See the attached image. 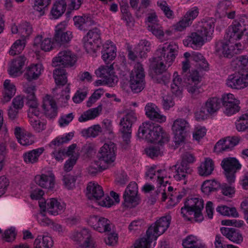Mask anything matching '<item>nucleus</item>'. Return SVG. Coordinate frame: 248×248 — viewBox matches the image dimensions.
I'll return each instance as SVG.
<instances>
[{"label": "nucleus", "mask_w": 248, "mask_h": 248, "mask_svg": "<svg viewBox=\"0 0 248 248\" xmlns=\"http://www.w3.org/2000/svg\"><path fill=\"white\" fill-rule=\"evenodd\" d=\"M95 74L97 77L108 79L110 81L111 79H116V84L118 81V78L115 74L112 65H101L95 70Z\"/></svg>", "instance_id": "nucleus-30"}, {"label": "nucleus", "mask_w": 248, "mask_h": 248, "mask_svg": "<svg viewBox=\"0 0 248 248\" xmlns=\"http://www.w3.org/2000/svg\"><path fill=\"white\" fill-rule=\"evenodd\" d=\"M102 110V106L99 105L96 108H92L84 111L78 117V120L79 122L82 123L94 119L99 116Z\"/></svg>", "instance_id": "nucleus-37"}, {"label": "nucleus", "mask_w": 248, "mask_h": 248, "mask_svg": "<svg viewBox=\"0 0 248 248\" xmlns=\"http://www.w3.org/2000/svg\"><path fill=\"white\" fill-rule=\"evenodd\" d=\"M25 39H18L12 45L9 53L10 55L14 56L21 52L25 46Z\"/></svg>", "instance_id": "nucleus-55"}, {"label": "nucleus", "mask_w": 248, "mask_h": 248, "mask_svg": "<svg viewBox=\"0 0 248 248\" xmlns=\"http://www.w3.org/2000/svg\"><path fill=\"white\" fill-rule=\"evenodd\" d=\"M171 220V217L169 215L162 217L148 228L147 233L150 239H157L163 234L168 228Z\"/></svg>", "instance_id": "nucleus-13"}, {"label": "nucleus", "mask_w": 248, "mask_h": 248, "mask_svg": "<svg viewBox=\"0 0 248 248\" xmlns=\"http://www.w3.org/2000/svg\"><path fill=\"white\" fill-rule=\"evenodd\" d=\"M101 32L98 29L90 30L83 37L84 47L88 53H94L101 44Z\"/></svg>", "instance_id": "nucleus-10"}, {"label": "nucleus", "mask_w": 248, "mask_h": 248, "mask_svg": "<svg viewBox=\"0 0 248 248\" xmlns=\"http://www.w3.org/2000/svg\"><path fill=\"white\" fill-rule=\"evenodd\" d=\"M31 111V114L28 116L29 123L35 131L40 132L45 129L46 124L39 118L40 114H32V111Z\"/></svg>", "instance_id": "nucleus-42"}, {"label": "nucleus", "mask_w": 248, "mask_h": 248, "mask_svg": "<svg viewBox=\"0 0 248 248\" xmlns=\"http://www.w3.org/2000/svg\"><path fill=\"white\" fill-rule=\"evenodd\" d=\"M241 43L230 44L226 40L224 42H220L217 43L216 45V54L220 57H232L234 54L240 53L242 49Z\"/></svg>", "instance_id": "nucleus-11"}, {"label": "nucleus", "mask_w": 248, "mask_h": 248, "mask_svg": "<svg viewBox=\"0 0 248 248\" xmlns=\"http://www.w3.org/2000/svg\"><path fill=\"white\" fill-rule=\"evenodd\" d=\"M201 77L197 70L192 71L185 79L187 91L193 97L201 92L199 85Z\"/></svg>", "instance_id": "nucleus-17"}, {"label": "nucleus", "mask_w": 248, "mask_h": 248, "mask_svg": "<svg viewBox=\"0 0 248 248\" xmlns=\"http://www.w3.org/2000/svg\"><path fill=\"white\" fill-rule=\"evenodd\" d=\"M4 92L2 101L3 103L9 101L16 92L15 85L9 79H6L3 84Z\"/></svg>", "instance_id": "nucleus-43"}, {"label": "nucleus", "mask_w": 248, "mask_h": 248, "mask_svg": "<svg viewBox=\"0 0 248 248\" xmlns=\"http://www.w3.org/2000/svg\"><path fill=\"white\" fill-rule=\"evenodd\" d=\"M221 165L225 171H236L241 169V165L234 157H227L223 159Z\"/></svg>", "instance_id": "nucleus-38"}, {"label": "nucleus", "mask_w": 248, "mask_h": 248, "mask_svg": "<svg viewBox=\"0 0 248 248\" xmlns=\"http://www.w3.org/2000/svg\"><path fill=\"white\" fill-rule=\"evenodd\" d=\"M163 146L160 145H153L146 149L145 152L147 155L151 158L161 155L163 154Z\"/></svg>", "instance_id": "nucleus-60"}, {"label": "nucleus", "mask_w": 248, "mask_h": 248, "mask_svg": "<svg viewBox=\"0 0 248 248\" xmlns=\"http://www.w3.org/2000/svg\"><path fill=\"white\" fill-rule=\"evenodd\" d=\"M237 131L243 132L248 129V113L240 115L235 122Z\"/></svg>", "instance_id": "nucleus-54"}, {"label": "nucleus", "mask_w": 248, "mask_h": 248, "mask_svg": "<svg viewBox=\"0 0 248 248\" xmlns=\"http://www.w3.org/2000/svg\"><path fill=\"white\" fill-rule=\"evenodd\" d=\"M239 141V138L237 137H228L225 139L219 140L214 147L215 151L220 153L228 151L232 149Z\"/></svg>", "instance_id": "nucleus-24"}, {"label": "nucleus", "mask_w": 248, "mask_h": 248, "mask_svg": "<svg viewBox=\"0 0 248 248\" xmlns=\"http://www.w3.org/2000/svg\"><path fill=\"white\" fill-rule=\"evenodd\" d=\"M146 177L150 180L156 181L160 185L156 190L157 198L162 201H165L167 198L166 186L163 184L164 179L167 177V172L165 170L157 169L155 166L151 167L146 172Z\"/></svg>", "instance_id": "nucleus-5"}, {"label": "nucleus", "mask_w": 248, "mask_h": 248, "mask_svg": "<svg viewBox=\"0 0 248 248\" xmlns=\"http://www.w3.org/2000/svg\"><path fill=\"white\" fill-rule=\"evenodd\" d=\"M217 211L223 216H232L233 217H238V213H237L235 208H230L227 206L221 205L217 208Z\"/></svg>", "instance_id": "nucleus-58"}, {"label": "nucleus", "mask_w": 248, "mask_h": 248, "mask_svg": "<svg viewBox=\"0 0 248 248\" xmlns=\"http://www.w3.org/2000/svg\"><path fill=\"white\" fill-rule=\"evenodd\" d=\"M116 150L115 144L111 141L104 143L100 148L97 158L101 161L102 166L108 168L112 165L116 158Z\"/></svg>", "instance_id": "nucleus-7"}, {"label": "nucleus", "mask_w": 248, "mask_h": 248, "mask_svg": "<svg viewBox=\"0 0 248 248\" xmlns=\"http://www.w3.org/2000/svg\"><path fill=\"white\" fill-rule=\"evenodd\" d=\"M42 107L46 116L51 118L57 114V106L52 97L46 95L43 99Z\"/></svg>", "instance_id": "nucleus-28"}, {"label": "nucleus", "mask_w": 248, "mask_h": 248, "mask_svg": "<svg viewBox=\"0 0 248 248\" xmlns=\"http://www.w3.org/2000/svg\"><path fill=\"white\" fill-rule=\"evenodd\" d=\"M158 7L163 11L165 16L168 18H173V12L169 7L166 1L164 0H159L157 2Z\"/></svg>", "instance_id": "nucleus-62"}, {"label": "nucleus", "mask_w": 248, "mask_h": 248, "mask_svg": "<svg viewBox=\"0 0 248 248\" xmlns=\"http://www.w3.org/2000/svg\"><path fill=\"white\" fill-rule=\"evenodd\" d=\"M138 136L145 139L148 142H154L158 145L163 146L169 140V134L162 127L151 122L142 123L138 130Z\"/></svg>", "instance_id": "nucleus-3"}, {"label": "nucleus", "mask_w": 248, "mask_h": 248, "mask_svg": "<svg viewBox=\"0 0 248 248\" xmlns=\"http://www.w3.org/2000/svg\"><path fill=\"white\" fill-rule=\"evenodd\" d=\"M53 244L52 238L48 236L39 235L34 242V248H50Z\"/></svg>", "instance_id": "nucleus-46"}, {"label": "nucleus", "mask_w": 248, "mask_h": 248, "mask_svg": "<svg viewBox=\"0 0 248 248\" xmlns=\"http://www.w3.org/2000/svg\"><path fill=\"white\" fill-rule=\"evenodd\" d=\"M232 7V3L230 0H221L217 4L216 13L219 17H225L227 11L231 10Z\"/></svg>", "instance_id": "nucleus-44"}, {"label": "nucleus", "mask_w": 248, "mask_h": 248, "mask_svg": "<svg viewBox=\"0 0 248 248\" xmlns=\"http://www.w3.org/2000/svg\"><path fill=\"white\" fill-rule=\"evenodd\" d=\"M101 54L102 58L106 63L113 61L117 55V48L114 44L110 40L107 41L103 46Z\"/></svg>", "instance_id": "nucleus-25"}, {"label": "nucleus", "mask_w": 248, "mask_h": 248, "mask_svg": "<svg viewBox=\"0 0 248 248\" xmlns=\"http://www.w3.org/2000/svg\"><path fill=\"white\" fill-rule=\"evenodd\" d=\"M43 70L41 64L31 65L28 67L24 76L29 81L36 79L40 76Z\"/></svg>", "instance_id": "nucleus-41"}, {"label": "nucleus", "mask_w": 248, "mask_h": 248, "mask_svg": "<svg viewBox=\"0 0 248 248\" xmlns=\"http://www.w3.org/2000/svg\"><path fill=\"white\" fill-rule=\"evenodd\" d=\"M205 107L210 115L217 112L221 107V101L219 98L215 97L209 98L205 103Z\"/></svg>", "instance_id": "nucleus-45"}, {"label": "nucleus", "mask_w": 248, "mask_h": 248, "mask_svg": "<svg viewBox=\"0 0 248 248\" xmlns=\"http://www.w3.org/2000/svg\"><path fill=\"white\" fill-rule=\"evenodd\" d=\"M26 58L19 56L14 60L8 70L9 74L13 77H17L22 73L21 69L25 64Z\"/></svg>", "instance_id": "nucleus-36"}, {"label": "nucleus", "mask_w": 248, "mask_h": 248, "mask_svg": "<svg viewBox=\"0 0 248 248\" xmlns=\"http://www.w3.org/2000/svg\"><path fill=\"white\" fill-rule=\"evenodd\" d=\"M39 206L41 208H45L49 214L56 216L64 211L66 205L63 202L59 201L55 198H52L44 202H39Z\"/></svg>", "instance_id": "nucleus-18"}, {"label": "nucleus", "mask_w": 248, "mask_h": 248, "mask_svg": "<svg viewBox=\"0 0 248 248\" xmlns=\"http://www.w3.org/2000/svg\"><path fill=\"white\" fill-rule=\"evenodd\" d=\"M86 196L90 200H99L104 195L102 187L97 183L89 182L86 187Z\"/></svg>", "instance_id": "nucleus-27"}, {"label": "nucleus", "mask_w": 248, "mask_h": 248, "mask_svg": "<svg viewBox=\"0 0 248 248\" xmlns=\"http://www.w3.org/2000/svg\"><path fill=\"white\" fill-rule=\"evenodd\" d=\"M35 181L40 186L50 190H52L55 185L54 175L52 173L36 175Z\"/></svg>", "instance_id": "nucleus-31"}, {"label": "nucleus", "mask_w": 248, "mask_h": 248, "mask_svg": "<svg viewBox=\"0 0 248 248\" xmlns=\"http://www.w3.org/2000/svg\"><path fill=\"white\" fill-rule=\"evenodd\" d=\"M53 77L58 86L64 85L67 81L65 70L63 68H56L53 71Z\"/></svg>", "instance_id": "nucleus-50"}, {"label": "nucleus", "mask_w": 248, "mask_h": 248, "mask_svg": "<svg viewBox=\"0 0 248 248\" xmlns=\"http://www.w3.org/2000/svg\"><path fill=\"white\" fill-rule=\"evenodd\" d=\"M88 223L93 230L100 233L110 232L114 227V225L108 218L96 215L90 216Z\"/></svg>", "instance_id": "nucleus-14"}, {"label": "nucleus", "mask_w": 248, "mask_h": 248, "mask_svg": "<svg viewBox=\"0 0 248 248\" xmlns=\"http://www.w3.org/2000/svg\"><path fill=\"white\" fill-rule=\"evenodd\" d=\"M171 129L174 136L175 142L180 144L184 141L187 133L190 131V124L186 119L178 118L173 122Z\"/></svg>", "instance_id": "nucleus-12"}, {"label": "nucleus", "mask_w": 248, "mask_h": 248, "mask_svg": "<svg viewBox=\"0 0 248 248\" xmlns=\"http://www.w3.org/2000/svg\"><path fill=\"white\" fill-rule=\"evenodd\" d=\"M55 44V41L53 40L52 41L51 38H46L43 39L42 35H39L35 37L33 46L37 48L40 47L45 51H49L53 48Z\"/></svg>", "instance_id": "nucleus-34"}, {"label": "nucleus", "mask_w": 248, "mask_h": 248, "mask_svg": "<svg viewBox=\"0 0 248 248\" xmlns=\"http://www.w3.org/2000/svg\"><path fill=\"white\" fill-rule=\"evenodd\" d=\"M105 91L103 88H99L96 90L89 98L87 102V105L88 107H91L101 96L104 94Z\"/></svg>", "instance_id": "nucleus-64"}, {"label": "nucleus", "mask_w": 248, "mask_h": 248, "mask_svg": "<svg viewBox=\"0 0 248 248\" xmlns=\"http://www.w3.org/2000/svg\"><path fill=\"white\" fill-rule=\"evenodd\" d=\"M138 189L137 184L135 182H132L129 184L123 195V205L124 207L131 208L139 204Z\"/></svg>", "instance_id": "nucleus-15"}, {"label": "nucleus", "mask_w": 248, "mask_h": 248, "mask_svg": "<svg viewBox=\"0 0 248 248\" xmlns=\"http://www.w3.org/2000/svg\"><path fill=\"white\" fill-rule=\"evenodd\" d=\"M67 6L65 0H56L53 3L50 13L54 19L61 17L65 12Z\"/></svg>", "instance_id": "nucleus-39"}, {"label": "nucleus", "mask_w": 248, "mask_h": 248, "mask_svg": "<svg viewBox=\"0 0 248 248\" xmlns=\"http://www.w3.org/2000/svg\"><path fill=\"white\" fill-rule=\"evenodd\" d=\"M74 136L72 132L66 134L65 136L58 137L52 140L49 146L53 151L51 153L52 156L58 161H62L66 156V149L61 145L71 140Z\"/></svg>", "instance_id": "nucleus-8"}, {"label": "nucleus", "mask_w": 248, "mask_h": 248, "mask_svg": "<svg viewBox=\"0 0 248 248\" xmlns=\"http://www.w3.org/2000/svg\"><path fill=\"white\" fill-rule=\"evenodd\" d=\"M145 111L146 116L151 120L159 123L164 122L166 120V117L161 114L159 108L153 103H148L145 107Z\"/></svg>", "instance_id": "nucleus-26"}, {"label": "nucleus", "mask_w": 248, "mask_h": 248, "mask_svg": "<svg viewBox=\"0 0 248 248\" xmlns=\"http://www.w3.org/2000/svg\"><path fill=\"white\" fill-rule=\"evenodd\" d=\"M215 169V162L210 157H205L197 167V173L202 177H208L213 173Z\"/></svg>", "instance_id": "nucleus-29"}, {"label": "nucleus", "mask_w": 248, "mask_h": 248, "mask_svg": "<svg viewBox=\"0 0 248 248\" xmlns=\"http://www.w3.org/2000/svg\"><path fill=\"white\" fill-rule=\"evenodd\" d=\"M172 170H174L173 177L177 181H183L186 184L188 175L193 172V170L187 165L183 164H177L172 166Z\"/></svg>", "instance_id": "nucleus-21"}, {"label": "nucleus", "mask_w": 248, "mask_h": 248, "mask_svg": "<svg viewBox=\"0 0 248 248\" xmlns=\"http://www.w3.org/2000/svg\"><path fill=\"white\" fill-rule=\"evenodd\" d=\"M206 131L207 130L204 126L200 125L195 126L192 132L193 139L199 141L205 136Z\"/></svg>", "instance_id": "nucleus-61"}, {"label": "nucleus", "mask_w": 248, "mask_h": 248, "mask_svg": "<svg viewBox=\"0 0 248 248\" xmlns=\"http://www.w3.org/2000/svg\"><path fill=\"white\" fill-rule=\"evenodd\" d=\"M11 31L12 33H18L22 38L26 39L32 34L33 28L31 23L26 21H23L18 26L16 25V24H12Z\"/></svg>", "instance_id": "nucleus-23"}, {"label": "nucleus", "mask_w": 248, "mask_h": 248, "mask_svg": "<svg viewBox=\"0 0 248 248\" xmlns=\"http://www.w3.org/2000/svg\"><path fill=\"white\" fill-rule=\"evenodd\" d=\"M182 90V80L177 72L173 75L172 83L171 84L172 93L176 95L181 94Z\"/></svg>", "instance_id": "nucleus-49"}, {"label": "nucleus", "mask_w": 248, "mask_h": 248, "mask_svg": "<svg viewBox=\"0 0 248 248\" xmlns=\"http://www.w3.org/2000/svg\"><path fill=\"white\" fill-rule=\"evenodd\" d=\"M214 27V23L211 19H203L199 22L196 31L189 33L183 40L184 46L195 50L201 48L211 39Z\"/></svg>", "instance_id": "nucleus-1"}, {"label": "nucleus", "mask_w": 248, "mask_h": 248, "mask_svg": "<svg viewBox=\"0 0 248 248\" xmlns=\"http://www.w3.org/2000/svg\"><path fill=\"white\" fill-rule=\"evenodd\" d=\"M248 30V16H244L239 22L234 21L229 26L225 38L230 44L238 43L244 35L246 31Z\"/></svg>", "instance_id": "nucleus-4"}, {"label": "nucleus", "mask_w": 248, "mask_h": 248, "mask_svg": "<svg viewBox=\"0 0 248 248\" xmlns=\"http://www.w3.org/2000/svg\"><path fill=\"white\" fill-rule=\"evenodd\" d=\"M130 87L134 93L141 92L144 88V73L142 65L137 63L130 77Z\"/></svg>", "instance_id": "nucleus-9"}, {"label": "nucleus", "mask_w": 248, "mask_h": 248, "mask_svg": "<svg viewBox=\"0 0 248 248\" xmlns=\"http://www.w3.org/2000/svg\"><path fill=\"white\" fill-rule=\"evenodd\" d=\"M72 38V32L70 31L66 32H55L53 40L58 44H63L71 40Z\"/></svg>", "instance_id": "nucleus-52"}, {"label": "nucleus", "mask_w": 248, "mask_h": 248, "mask_svg": "<svg viewBox=\"0 0 248 248\" xmlns=\"http://www.w3.org/2000/svg\"><path fill=\"white\" fill-rule=\"evenodd\" d=\"M77 61L76 55L69 50H64L60 52L57 56L53 59V65L57 66L59 65L72 66Z\"/></svg>", "instance_id": "nucleus-19"}, {"label": "nucleus", "mask_w": 248, "mask_h": 248, "mask_svg": "<svg viewBox=\"0 0 248 248\" xmlns=\"http://www.w3.org/2000/svg\"><path fill=\"white\" fill-rule=\"evenodd\" d=\"M226 84L232 88L243 89L248 86V74L246 75L236 74L231 75L227 79Z\"/></svg>", "instance_id": "nucleus-20"}, {"label": "nucleus", "mask_w": 248, "mask_h": 248, "mask_svg": "<svg viewBox=\"0 0 248 248\" xmlns=\"http://www.w3.org/2000/svg\"><path fill=\"white\" fill-rule=\"evenodd\" d=\"M155 240L156 239H150L146 233V235L137 241L131 248H152L151 243Z\"/></svg>", "instance_id": "nucleus-56"}, {"label": "nucleus", "mask_w": 248, "mask_h": 248, "mask_svg": "<svg viewBox=\"0 0 248 248\" xmlns=\"http://www.w3.org/2000/svg\"><path fill=\"white\" fill-rule=\"evenodd\" d=\"M27 104L29 107V109L28 112V116L29 115L30 112L32 110V114H40V111L38 109V104L35 96L32 97V98L30 97L27 98Z\"/></svg>", "instance_id": "nucleus-59"}, {"label": "nucleus", "mask_w": 248, "mask_h": 248, "mask_svg": "<svg viewBox=\"0 0 248 248\" xmlns=\"http://www.w3.org/2000/svg\"><path fill=\"white\" fill-rule=\"evenodd\" d=\"M44 147L38 148L24 153L23 158L24 162L27 164H33L38 161L39 156L43 154Z\"/></svg>", "instance_id": "nucleus-35"}, {"label": "nucleus", "mask_w": 248, "mask_h": 248, "mask_svg": "<svg viewBox=\"0 0 248 248\" xmlns=\"http://www.w3.org/2000/svg\"><path fill=\"white\" fill-rule=\"evenodd\" d=\"M150 43L146 40H142L139 43L138 46L135 48L137 53L139 52L140 58H142L146 56V53L150 50Z\"/></svg>", "instance_id": "nucleus-57"}, {"label": "nucleus", "mask_w": 248, "mask_h": 248, "mask_svg": "<svg viewBox=\"0 0 248 248\" xmlns=\"http://www.w3.org/2000/svg\"><path fill=\"white\" fill-rule=\"evenodd\" d=\"M32 8L39 16L45 15V9L50 3L51 0H33Z\"/></svg>", "instance_id": "nucleus-53"}, {"label": "nucleus", "mask_w": 248, "mask_h": 248, "mask_svg": "<svg viewBox=\"0 0 248 248\" xmlns=\"http://www.w3.org/2000/svg\"><path fill=\"white\" fill-rule=\"evenodd\" d=\"M220 187V183L215 179L204 181L201 186L202 191L206 195H209L217 191Z\"/></svg>", "instance_id": "nucleus-40"}, {"label": "nucleus", "mask_w": 248, "mask_h": 248, "mask_svg": "<svg viewBox=\"0 0 248 248\" xmlns=\"http://www.w3.org/2000/svg\"><path fill=\"white\" fill-rule=\"evenodd\" d=\"M15 134L18 142L23 146L29 145L34 142V138L32 135L20 127L15 128Z\"/></svg>", "instance_id": "nucleus-32"}, {"label": "nucleus", "mask_w": 248, "mask_h": 248, "mask_svg": "<svg viewBox=\"0 0 248 248\" xmlns=\"http://www.w3.org/2000/svg\"><path fill=\"white\" fill-rule=\"evenodd\" d=\"M137 114L134 110H127L120 122V132L125 144L130 142L133 124L137 121Z\"/></svg>", "instance_id": "nucleus-6"}, {"label": "nucleus", "mask_w": 248, "mask_h": 248, "mask_svg": "<svg viewBox=\"0 0 248 248\" xmlns=\"http://www.w3.org/2000/svg\"><path fill=\"white\" fill-rule=\"evenodd\" d=\"M199 14V9L196 7L189 9L175 25L173 27L175 30L181 31L189 27L193 20L198 16Z\"/></svg>", "instance_id": "nucleus-16"}, {"label": "nucleus", "mask_w": 248, "mask_h": 248, "mask_svg": "<svg viewBox=\"0 0 248 248\" xmlns=\"http://www.w3.org/2000/svg\"><path fill=\"white\" fill-rule=\"evenodd\" d=\"M107 166L104 167L101 164V161L98 159L97 160L92 162L91 165L88 168L89 173L92 174H95L98 171L102 170H104L108 169Z\"/></svg>", "instance_id": "nucleus-63"}, {"label": "nucleus", "mask_w": 248, "mask_h": 248, "mask_svg": "<svg viewBox=\"0 0 248 248\" xmlns=\"http://www.w3.org/2000/svg\"><path fill=\"white\" fill-rule=\"evenodd\" d=\"M103 131L102 128L99 124H94L88 128L81 131V135L86 138H95Z\"/></svg>", "instance_id": "nucleus-48"}, {"label": "nucleus", "mask_w": 248, "mask_h": 248, "mask_svg": "<svg viewBox=\"0 0 248 248\" xmlns=\"http://www.w3.org/2000/svg\"><path fill=\"white\" fill-rule=\"evenodd\" d=\"M220 232L224 236L234 243L240 244L243 241L242 234L235 229L222 227Z\"/></svg>", "instance_id": "nucleus-33"}, {"label": "nucleus", "mask_w": 248, "mask_h": 248, "mask_svg": "<svg viewBox=\"0 0 248 248\" xmlns=\"http://www.w3.org/2000/svg\"><path fill=\"white\" fill-rule=\"evenodd\" d=\"M178 52V46L174 43H166L159 46L157 57L154 59L151 66L156 74L166 71L174 62Z\"/></svg>", "instance_id": "nucleus-2"}, {"label": "nucleus", "mask_w": 248, "mask_h": 248, "mask_svg": "<svg viewBox=\"0 0 248 248\" xmlns=\"http://www.w3.org/2000/svg\"><path fill=\"white\" fill-rule=\"evenodd\" d=\"M186 205L194 210V220L201 222L203 217L202 214V210L203 208V201L200 198H192L186 201Z\"/></svg>", "instance_id": "nucleus-22"}, {"label": "nucleus", "mask_w": 248, "mask_h": 248, "mask_svg": "<svg viewBox=\"0 0 248 248\" xmlns=\"http://www.w3.org/2000/svg\"><path fill=\"white\" fill-rule=\"evenodd\" d=\"M75 25L80 30L85 29L93 23L90 16H76L74 17Z\"/></svg>", "instance_id": "nucleus-47"}, {"label": "nucleus", "mask_w": 248, "mask_h": 248, "mask_svg": "<svg viewBox=\"0 0 248 248\" xmlns=\"http://www.w3.org/2000/svg\"><path fill=\"white\" fill-rule=\"evenodd\" d=\"M91 232L87 229H83L80 231L74 232L71 236V239L77 243L81 244L83 243L86 238H88Z\"/></svg>", "instance_id": "nucleus-51"}]
</instances>
